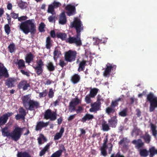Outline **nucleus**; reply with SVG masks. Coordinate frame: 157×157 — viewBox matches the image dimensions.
Here are the masks:
<instances>
[{"label":"nucleus","instance_id":"39448f33","mask_svg":"<svg viewBox=\"0 0 157 157\" xmlns=\"http://www.w3.org/2000/svg\"><path fill=\"white\" fill-rule=\"evenodd\" d=\"M36 65L33 66V68L37 76L42 75L44 73V64L42 59L36 61Z\"/></svg>","mask_w":157,"mask_h":157},{"label":"nucleus","instance_id":"4be33fe9","mask_svg":"<svg viewBox=\"0 0 157 157\" xmlns=\"http://www.w3.org/2000/svg\"><path fill=\"white\" fill-rule=\"evenodd\" d=\"M80 75L78 74H75L71 77V81L74 84L78 83L80 80Z\"/></svg>","mask_w":157,"mask_h":157},{"label":"nucleus","instance_id":"f257e3e1","mask_svg":"<svg viewBox=\"0 0 157 157\" xmlns=\"http://www.w3.org/2000/svg\"><path fill=\"white\" fill-rule=\"evenodd\" d=\"M34 19H30L22 22L20 25V28L26 34L30 33L32 35L36 32V27L34 23Z\"/></svg>","mask_w":157,"mask_h":157},{"label":"nucleus","instance_id":"a19ab883","mask_svg":"<svg viewBox=\"0 0 157 157\" xmlns=\"http://www.w3.org/2000/svg\"><path fill=\"white\" fill-rule=\"evenodd\" d=\"M62 151L58 150L53 153L50 157H60L62 155Z\"/></svg>","mask_w":157,"mask_h":157},{"label":"nucleus","instance_id":"cd10ccee","mask_svg":"<svg viewBox=\"0 0 157 157\" xmlns=\"http://www.w3.org/2000/svg\"><path fill=\"white\" fill-rule=\"evenodd\" d=\"M86 62L87 61L86 60H82L80 62L78 69V71L79 72L83 71L84 70L85 67L86 65Z\"/></svg>","mask_w":157,"mask_h":157},{"label":"nucleus","instance_id":"72a5a7b5","mask_svg":"<svg viewBox=\"0 0 157 157\" xmlns=\"http://www.w3.org/2000/svg\"><path fill=\"white\" fill-rule=\"evenodd\" d=\"M128 109L125 108L119 113V115L121 117H125L128 115Z\"/></svg>","mask_w":157,"mask_h":157},{"label":"nucleus","instance_id":"423d86ee","mask_svg":"<svg viewBox=\"0 0 157 157\" xmlns=\"http://www.w3.org/2000/svg\"><path fill=\"white\" fill-rule=\"evenodd\" d=\"M71 27L74 28L76 30V33L78 35H81L80 32L83 29V27L82 22L80 19L76 18L71 24Z\"/></svg>","mask_w":157,"mask_h":157},{"label":"nucleus","instance_id":"7ed1b4c3","mask_svg":"<svg viewBox=\"0 0 157 157\" xmlns=\"http://www.w3.org/2000/svg\"><path fill=\"white\" fill-rule=\"evenodd\" d=\"M147 101L150 103L149 111H153L155 108L157 107V97L154 96L151 92L147 96Z\"/></svg>","mask_w":157,"mask_h":157},{"label":"nucleus","instance_id":"5fc2aeb1","mask_svg":"<svg viewBox=\"0 0 157 157\" xmlns=\"http://www.w3.org/2000/svg\"><path fill=\"white\" fill-rule=\"evenodd\" d=\"M47 91L46 90H43V92L40 93L39 94V97L40 98H41L44 97H45L47 94Z\"/></svg>","mask_w":157,"mask_h":157},{"label":"nucleus","instance_id":"a211bd4d","mask_svg":"<svg viewBox=\"0 0 157 157\" xmlns=\"http://www.w3.org/2000/svg\"><path fill=\"white\" fill-rule=\"evenodd\" d=\"M17 87L19 89L22 88L23 90H25L28 89V87H30V85L26 80H23L20 82Z\"/></svg>","mask_w":157,"mask_h":157},{"label":"nucleus","instance_id":"f8f14e48","mask_svg":"<svg viewBox=\"0 0 157 157\" xmlns=\"http://www.w3.org/2000/svg\"><path fill=\"white\" fill-rule=\"evenodd\" d=\"M13 113L12 112H8L0 117V126L5 124L7 122L9 117L12 116Z\"/></svg>","mask_w":157,"mask_h":157},{"label":"nucleus","instance_id":"ddd939ff","mask_svg":"<svg viewBox=\"0 0 157 157\" xmlns=\"http://www.w3.org/2000/svg\"><path fill=\"white\" fill-rule=\"evenodd\" d=\"M116 67V65L113 66L112 64L109 63H107L106 65V67L105 69L103 72V75L104 77H109L110 75V73L113 68H115Z\"/></svg>","mask_w":157,"mask_h":157},{"label":"nucleus","instance_id":"774afa93","mask_svg":"<svg viewBox=\"0 0 157 157\" xmlns=\"http://www.w3.org/2000/svg\"><path fill=\"white\" fill-rule=\"evenodd\" d=\"M28 17L26 16H22L20 17H18V21H24L26 20Z\"/></svg>","mask_w":157,"mask_h":157},{"label":"nucleus","instance_id":"58836bf2","mask_svg":"<svg viewBox=\"0 0 157 157\" xmlns=\"http://www.w3.org/2000/svg\"><path fill=\"white\" fill-rule=\"evenodd\" d=\"M107 147L102 146L100 148V151H101V155L104 156H106L107 155L106 151V148Z\"/></svg>","mask_w":157,"mask_h":157},{"label":"nucleus","instance_id":"09e8293b","mask_svg":"<svg viewBox=\"0 0 157 157\" xmlns=\"http://www.w3.org/2000/svg\"><path fill=\"white\" fill-rule=\"evenodd\" d=\"M56 18L57 17L55 15H52L48 17V19L50 22H55Z\"/></svg>","mask_w":157,"mask_h":157},{"label":"nucleus","instance_id":"e2e57ef3","mask_svg":"<svg viewBox=\"0 0 157 157\" xmlns=\"http://www.w3.org/2000/svg\"><path fill=\"white\" fill-rule=\"evenodd\" d=\"M50 34L51 37L52 38H54L56 36V33L54 30H51L50 33Z\"/></svg>","mask_w":157,"mask_h":157},{"label":"nucleus","instance_id":"37998d69","mask_svg":"<svg viewBox=\"0 0 157 157\" xmlns=\"http://www.w3.org/2000/svg\"><path fill=\"white\" fill-rule=\"evenodd\" d=\"M8 48L10 52L12 53L15 50V45L13 43L11 44L9 46Z\"/></svg>","mask_w":157,"mask_h":157},{"label":"nucleus","instance_id":"052dcab7","mask_svg":"<svg viewBox=\"0 0 157 157\" xmlns=\"http://www.w3.org/2000/svg\"><path fill=\"white\" fill-rule=\"evenodd\" d=\"M118 105V103L117 102V101L115 100L114 101H112L111 105L110 106L115 109V107L116 106H117Z\"/></svg>","mask_w":157,"mask_h":157},{"label":"nucleus","instance_id":"20e7f679","mask_svg":"<svg viewBox=\"0 0 157 157\" xmlns=\"http://www.w3.org/2000/svg\"><path fill=\"white\" fill-rule=\"evenodd\" d=\"M23 128L18 126L15 127L9 135L14 141H17L20 138L22 134Z\"/></svg>","mask_w":157,"mask_h":157},{"label":"nucleus","instance_id":"603ef678","mask_svg":"<svg viewBox=\"0 0 157 157\" xmlns=\"http://www.w3.org/2000/svg\"><path fill=\"white\" fill-rule=\"evenodd\" d=\"M54 96V92L53 89L50 88L48 93V97L50 98H52Z\"/></svg>","mask_w":157,"mask_h":157},{"label":"nucleus","instance_id":"5701e85b","mask_svg":"<svg viewBox=\"0 0 157 157\" xmlns=\"http://www.w3.org/2000/svg\"><path fill=\"white\" fill-rule=\"evenodd\" d=\"M117 122V120L116 116H113L108 120L109 125L113 128H115Z\"/></svg>","mask_w":157,"mask_h":157},{"label":"nucleus","instance_id":"9b49d317","mask_svg":"<svg viewBox=\"0 0 157 157\" xmlns=\"http://www.w3.org/2000/svg\"><path fill=\"white\" fill-rule=\"evenodd\" d=\"M9 76V74L6 68L3 64L0 62V79L4 77L7 78Z\"/></svg>","mask_w":157,"mask_h":157},{"label":"nucleus","instance_id":"a878e982","mask_svg":"<svg viewBox=\"0 0 157 157\" xmlns=\"http://www.w3.org/2000/svg\"><path fill=\"white\" fill-rule=\"evenodd\" d=\"M52 40L51 39L50 37L48 36L46 39V48L47 49H50L52 46Z\"/></svg>","mask_w":157,"mask_h":157},{"label":"nucleus","instance_id":"4c0bfd02","mask_svg":"<svg viewBox=\"0 0 157 157\" xmlns=\"http://www.w3.org/2000/svg\"><path fill=\"white\" fill-rule=\"evenodd\" d=\"M61 54L60 51L58 50H55L53 52V58L56 61L57 59L59 57V55Z\"/></svg>","mask_w":157,"mask_h":157},{"label":"nucleus","instance_id":"f704fd0d","mask_svg":"<svg viewBox=\"0 0 157 157\" xmlns=\"http://www.w3.org/2000/svg\"><path fill=\"white\" fill-rule=\"evenodd\" d=\"M42 139L44 141V142H46L47 140V139L44 136V135L42 134H40V135L39 137L37 139L38 144L40 145L42 144L43 143L42 142Z\"/></svg>","mask_w":157,"mask_h":157},{"label":"nucleus","instance_id":"4468645a","mask_svg":"<svg viewBox=\"0 0 157 157\" xmlns=\"http://www.w3.org/2000/svg\"><path fill=\"white\" fill-rule=\"evenodd\" d=\"M19 114H17L15 116V118L17 120H18L21 119L24 120L25 119V116L26 115L25 110L23 108H20L18 110Z\"/></svg>","mask_w":157,"mask_h":157},{"label":"nucleus","instance_id":"0e129e2a","mask_svg":"<svg viewBox=\"0 0 157 157\" xmlns=\"http://www.w3.org/2000/svg\"><path fill=\"white\" fill-rule=\"evenodd\" d=\"M11 15L12 17L14 19H16L18 18V14L14 12H13L11 13Z\"/></svg>","mask_w":157,"mask_h":157},{"label":"nucleus","instance_id":"6e6552de","mask_svg":"<svg viewBox=\"0 0 157 157\" xmlns=\"http://www.w3.org/2000/svg\"><path fill=\"white\" fill-rule=\"evenodd\" d=\"M44 118L46 120L49 119L52 121L55 120L57 119L56 110L52 112L50 109H47L44 113Z\"/></svg>","mask_w":157,"mask_h":157},{"label":"nucleus","instance_id":"c9c22d12","mask_svg":"<svg viewBox=\"0 0 157 157\" xmlns=\"http://www.w3.org/2000/svg\"><path fill=\"white\" fill-rule=\"evenodd\" d=\"M102 128L104 131H107L110 129L109 125L105 121H103L102 124Z\"/></svg>","mask_w":157,"mask_h":157},{"label":"nucleus","instance_id":"f03ea898","mask_svg":"<svg viewBox=\"0 0 157 157\" xmlns=\"http://www.w3.org/2000/svg\"><path fill=\"white\" fill-rule=\"evenodd\" d=\"M21 99L24 106L27 110L33 111L40 107L39 102L31 99L29 95L24 96Z\"/></svg>","mask_w":157,"mask_h":157},{"label":"nucleus","instance_id":"bb28decb","mask_svg":"<svg viewBox=\"0 0 157 157\" xmlns=\"http://www.w3.org/2000/svg\"><path fill=\"white\" fill-rule=\"evenodd\" d=\"M56 36L58 38L61 39L62 40H66L67 35L65 33L58 32L56 33Z\"/></svg>","mask_w":157,"mask_h":157},{"label":"nucleus","instance_id":"7c9ffc66","mask_svg":"<svg viewBox=\"0 0 157 157\" xmlns=\"http://www.w3.org/2000/svg\"><path fill=\"white\" fill-rule=\"evenodd\" d=\"M17 156V157H31L30 155L26 151L18 152Z\"/></svg>","mask_w":157,"mask_h":157},{"label":"nucleus","instance_id":"338daca9","mask_svg":"<svg viewBox=\"0 0 157 157\" xmlns=\"http://www.w3.org/2000/svg\"><path fill=\"white\" fill-rule=\"evenodd\" d=\"M20 72L23 75H25L28 77H29L30 76V74L27 71H25L24 70H20Z\"/></svg>","mask_w":157,"mask_h":157},{"label":"nucleus","instance_id":"1a4fd4ad","mask_svg":"<svg viewBox=\"0 0 157 157\" xmlns=\"http://www.w3.org/2000/svg\"><path fill=\"white\" fill-rule=\"evenodd\" d=\"M80 36L81 35H78V34L76 33V37H71L69 36L66 41L70 44L75 43L77 46H80L82 45Z\"/></svg>","mask_w":157,"mask_h":157},{"label":"nucleus","instance_id":"13d9d810","mask_svg":"<svg viewBox=\"0 0 157 157\" xmlns=\"http://www.w3.org/2000/svg\"><path fill=\"white\" fill-rule=\"evenodd\" d=\"M90 96L89 95H87L85 98V101L87 104H89L91 103V100L90 99Z\"/></svg>","mask_w":157,"mask_h":157},{"label":"nucleus","instance_id":"6e6d98bb","mask_svg":"<svg viewBox=\"0 0 157 157\" xmlns=\"http://www.w3.org/2000/svg\"><path fill=\"white\" fill-rule=\"evenodd\" d=\"M107 147L108 149L109 154H111L112 150L113 145L111 143H109L108 144Z\"/></svg>","mask_w":157,"mask_h":157},{"label":"nucleus","instance_id":"2eb2a0df","mask_svg":"<svg viewBox=\"0 0 157 157\" xmlns=\"http://www.w3.org/2000/svg\"><path fill=\"white\" fill-rule=\"evenodd\" d=\"M49 124V121L44 122L43 121H38L35 126V130L36 131H41L42 129L47 127Z\"/></svg>","mask_w":157,"mask_h":157},{"label":"nucleus","instance_id":"864d4df0","mask_svg":"<svg viewBox=\"0 0 157 157\" xmlns=\"http://www.w3.org/2000/svg\"><path fill=\"white\" fill-rule=\"evenodd\" d=\"M67 63L65 62L63 59H60L59 61V65L62 68H63L64 66H66Z\"/></svg>","mask_w":157,"mask_h":157},{"label":"nucleus","instance_id":"c85d7f7f","mask_svg":"<svg viewBox=\"0 0 157 157\" xmlns=\"http://www.w3.org/2000/svg\"><path fill=\"white\" fill-rule=\"evenodd\" d=\"M99 89L94 88L91 89L89 94V96L92 98H94L98 92Z\"/></svg>","mask_w":157,"mask_h":157},{"label":"nucleus","instance_id":"c756f323","mask_svg":"<svg viewBox=\"0 0 157 157\" xmlns=\"http://www.w3.org/2000/svg\"><path fill=\"white\" fill-rule=\"evenodd\" d=\"M17 5L21 9L23 10L27 8L28 4L27 2H24L22 0H21L19 2H18Z\"/></svg>","mask_w":157,"mask_h":157},{"label":"nucleus","instance_id":"c03bdc74","mask_svg":"<svg viewBox=\"0 0 157 157\" xmlns=\"http://www.w3.org/2000/svg\"><path fill=\"white\" fill-rule=\"evenodd\" d=\"M54 9L52 4L49 5L47 10L48 13L53 14V12H54Z\"/></svg>","mask_w":157,"mask_h":157},{"label":"nucleus","instance_id":"473e14b6","mask_svg":"<svg viewBox=\"0 0 157 157\" xmlns=\"http://www.w3.org/2000/svg\"><path fill=\"white\" fill-rule=\"evenodd\" d=\"M139 152L140 155L141 157H146L148 155L149 151L145 149H140Z\"/></svg>","mask_w":157,"mask_h":157},{"label":"nucleus","instance_id":"a18cd8bd","mask_svg":"<svg viewBox=\"0 0 157 157\" xmlns=\"http://www.w3.org/2000/svg\"><path fill=\"white\" fill-rule=\"evenodd\" d=\"M45 25L44 23L43 22H41L39 25L38 28V29L40 32H42L44 31V29Z\"/></svg>","mask_w":157,"mask_h":157},{"label":"nucleus","instance_id":"0eeeda50","mask_svg":"<svg viewBox=\"0 0 157 157\" xmlns=\"http://www.w3.org/2000/svg\"><path fill=\"white\" fill-rule=\"evenodd\" d=\"M77 54V52L75 51L69 50L65 52L64 56L65 60L67 62L74 61L75 60Z\"/></svg>","mask_w":157,"mask_h":157},{"label":"nucleus","instance_id":"9d476101","mask_svg":"<svg viewBox=\"0 0 157 157\" xmlns=\"http://www.w3.org/2000/svg\"><path fill=\"white\" fill-rule=\"evenodd\" d=\"M81 101L78 98H76L72 100L69 104L68 109L70 112L75 111L77 105L81 103Z\"/></svg>","mask_w":157,"mask_h":157},{"label":"nucleus","instance_id":"4d7b16f0","mask_svg":"<svg viewBox=\"0 0 157 157\" xmlns=\"http://www.w3.org/2000/svg\"><path fill=\"white\" fill-rule=\"evenodd\" d=\"M110 157H125L123 155L121 154L120 152L118 151L115 155L114 154H112L110 156Z\"/></svg>","mask_w":157,"mask_h":157},{"label":"nucleus","instance_id":"680f3d73","mask_svg":"<svg viewBox=\"0 0 157 157\" xmlns=\"http://www.w3.org/2000/svg\"><path fill=\"white\" fill-rule=\"evenodd\" d=\"M62 136L59 132L56 133L54 136V139L55 140H58Z\"/></svg>","mask_w":157,"mask_h":157},{"label":"nucleus","instance_id":"79ce46f5","mask_svg":"<svg viewBox=\"0 0 157 157\" xmlns=\"http://www.w3.org/2000/svg\"><path fill=\"white\" fill-rule=\"evenodd\" d=\"M149 152L151 156H154L155 154H157V150H156L153 147L149 149Z\"/></svg>","mask_w":157,"mask_h":157},{"label":"nucleus","instance_id":"e433bc0d","mask_svg":"<svg viewBox=\"0 0 157 157\" xmlns=\"http://www.w3.org/2000/svg\"><path fill=\"white\" fill-rule=\"evenodd\" d=\"M115 111V109H114L110 106L107 107L105 109L106 113L109 115L111 113H113Z\"/></svg>","mask_w":157,"mask_h":157},{"label":"nucleus","instance_id":"49530a36","mask_svg":"<svg viewBox=\"0 0 157 157\" xmlns=\"http://www.w3.org/2000/svg\"><path fill=\"white\" fill-rule=\"evenodd\" d=\"M4 29L7 35H8L10 33L11 30L10 27L8 24H7L5 25Z\"/></svg>","mask_w":157,"mask_h":157},{"label":"nucleus","instance_id":"8fccbe9b","mask_svg":"<svg viewBox=\"0 0 157 157\" xmlns=\"http://www.w3.org/2000/svg\"><path fill=\"white\" fill-rule=\"evenodd\" d=\"M8 128L7 126H6L2 129V133H4L6 134V136H9V132H8Z\"/></svg>","mask_w":157,"mask_h":157},{"label":"nucleus","instance_id":"f3484780","mask_svg":"<svg viewBox=\"0 0 157 157\" xmlns=\"http://www.w3.org/2000/svg\"><path fill=\"white\" fill-rule=\"evenodd\" d=\"M101 102H94L91 105V108L89 109V111L91 112L96 113L97 112L101 109Z\"/></svg>","mask_w":157,"mask_h":157},{"label":"nucleus","instance_id":"69168bd1","mask_svg":"<svg viewBox=\"0 0 157 157\" xmlns=\"http://www.w3.org/2000/svg\"><path fill=\"white\" fill-rule=\"evenodd\" d=\"M108 140V138L107 136H106L103 140V143L102 146L107 147L108 145L107 144Z\"/></svg>","mask_w":157,"mask_h":157},{"label":"nucleus","instance_id":"b1692460","mask_svg":"<svg viewBox=\"0 0 157 157\" xmlns=\"http://www.w3.org/2000/svg\"><path fill=\"white\" fill-rule=\"evenodd\" d=\"M67 22V19L66 16L64 12H63L61 13L60 15L59 19V23L61 25H64Z\"/></svg>","mask_w":157,"mask_h":157},{"label":"nucleus","instance_id":"bf43d9fd","mask_svg":"<svg viewBox=\"0 0 157 157\" xmlns=\"http://www.w3.org/2000/svg\"><path fill=\"white\" fill-rule=\"evenodd\" d=\"M83 110V108L81 106H79L78 107L77 109H76L75 111L77 114L80 113Z\"/></svg>","mask_w":157,"mask_h":157},{"label":"nucleus","instance_id":"6ab92c4d","mask_svg":"<svg viewBox=\"0 0 157 157\" xmlns=\"http://www.w3.org/2000/svg\"><path fill=\"white\" fill-rule=\"evenodd\" d=\"M65 9L68 11L67 13L68 16L73 15L76 13L75 6L71 4L67 5L65 7Z\"/></svg>","mask_w":157,"mask_h":157},{"label":"nucleus","instance_id":"de8ad7c7","mask_svg":"<svg viewBox=\"0 0 157 157\" xmlns=\"http://www.w3.org/2000/svg\"><path fill=\"white\" fill-rule=\"evenodd\" d=\"M55 9H56L61 6V4L59 2L54 1L52 4Z\"/></svg>","mask_w":157,"mask_h":157},{"label":"nucleus","instance_id":"2f4dec72","mask_svg":"<svg viewBox=\"0 0 157 157\" xmlns=\"http://www.w3.org/2000/svg\"><path fill=\"white\" fill-rule=\"evenodd\" d=\"M46 67L48 70L50 71H53L55 70V67L53 63L51 62L48 63Z\"/></svg>","mask_w":157,"mask_h":157},{"label":"nucleus","instance_id":"aec40b11","mask_svg":"<svg viewBox=\"0 0 157 157\" xmlns=\"http://www.w3.org/2000/svg\"><path fill=\"white\" fill-rule=\"evenodd\" d=\"M132 143L135 145V148L138 149L142 147L144 145V143L140 139L134 140L132 141Z\"/></svg>","mask_w":157,"mask_h":157},{"label":"nucleus","instance_id":"393cba45","mask_svg":"<svg viewBox=\"0 0 157 157\" xmlns=\"http://www.w3.org/2000/svg\"><path fill=\"white\" fill-rule=\"evenodd\" d=\"M34 58V55L30 52L27 54L25 57V62L26 63H30L33 61Z\"/></svg>","mask_w":157,"mask_h":157},{"label":"nucleus","instance_id":"ea45409f","mask_svg":"<svg viewBox=\"0 0 157 157\" xmlns=\"http://www.w3.org/2000/svg\"><path fill=\"white\" fill-rule=\"evenodd\" d=\"M18 65V68L19 69H23L25 67V62L22 59L19 60L17 63Z\"/></svg>","mask_w":157,"mask_h":157},{"label":"nucleus","instance_id":"3c124183","mask_svg":"<svg viewBox=\"0 0 157 157\" xmlns=\"http://www.w3.org/2000/svg\"><path fill=\"white\" fill-rule=\"evenodd\" d=\"M143 138L147 143H149L150 141V137L148 135H146L143 136Z\"/></svg>","mask_w":157,"mask_h":157},{"label":"nucleus","instance_id":"412c9836","mask_svg":"<svg viewBox=\"0 0 157 157\" xmlns=\"http://www.w3.org/2000/svg\"><path fill=\"white\" fill-rule=\"evenodd\" d=\"M94 118V117L92 114L87 113L81 118V121L83 123L87 121H90Z\"/></svg>","mask_w":157,"mask_h":157},{"label":"nucleus","instance_id":"dca6fc26","mask_svg":"<svg viewBox=\"0 0 157 157\" xmlns=\"http://www.w3.org/2000/svg\"><path fill=\"white\" fill-rule=\"evenodd\" d=\"M17 81V79L15 78H9L6 80L5 84L7 86L8 88L14 87Z\"/></svg>","mask_w":157,"mask_h":157}]
</instances>
